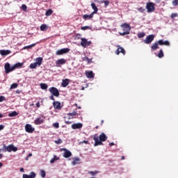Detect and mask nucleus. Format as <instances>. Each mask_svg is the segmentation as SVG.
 Here are the masks:
<instances>
[{
	"label": "nucleus",
	"instance_id": "51",
	"mask_svg": "<svg viewBox=\"0 0 178 178\" xmlns=\"http://www.w3.org/2000/svg\"><path fill=\"white\" fill-rule=\"evenodd\" d=\"M105 0H95V2H97L98 3H104V1Z\"/></svg>",
	"mask_w": 178,
	"mask_h": 178
},
{
	"label": "nucleus",
	"instance_id": "61",
	"mask_svg": "<svg viewBox=\"0 0 178 178\" xmlns=\"http://www.w3.org/2000/svg\"><path fill=\"white\" fill-rule=\"evenodd\" d=\"M1 118H3V115H2L1 113H0V119Z\"/></svg>",
	"mask_w": 178,
	"mask_h": 178
},
{
	"label": "nucleus",
	"instance_id": "44",
	"mask_svg": "<svg viewBox=\"0 0 178 178\" xmlns=\"http://www.w3.org/2000/svg\"><path fill=\"white\" fill-rule=\"evenodd\" d=\"M53 126L55 127V129H59V122L54 123Z\"/></svg>",
	"mask_w": 178,
	"mask_h": 178
},
{
	"label": "nucleus",
	"instance_id": "32",
	"mask_svg": "<svg viewBox=\"0 0 178 178\" xmlns=\"http://www.w3.org/2000/svg\"><path fill=\"white\" fill-rule=\"evenodd\" d=\"M40 88L42 90H47L48 85L47 83H40Z\"/></svg>",
	"mask_w": 178,
	"mask_h": 178
},
{
	"label": "nucleus",
	"instance_id": "45",
	"mask_svg": "<svg viewBox=\"0 0 178 178\" xmlns=\"http://www.w3.org/2000/svg\"><path fill=\"white\" fill-rule=\"evenodd\" d=\"M178 14L177 13H172L171 14V19H175V17H177Z\"/></svg>",
	"mask_w": 178,
	"mask_h": 178
},
{
	"label": "nucleus",
	"instance_id": "40",
	"mask_svg": "<svg viewBox=\"0 0 178 178\" xmlns=\"http://www.w3.org/2000/svg\"><path fill=\"white\" fill-rule=\"evenodd\" d=\"M92 27L91 26H82L81 30L86 31V30H91Z\"/></svg>",
	"mask_w": 178,
	"mask_h": 178
},
{
	"label": "nucleus",
	"instance_id": "33",
	"mask_svg": "<svg viewBox=\"0 0 178 178\" xmlns=\"http://www.w3.org/2000/svg\"><path fill=\"white\" fill-rule=\"evenodd\" d=\"M33 47H35V43H33L31 45L25 46V47H24L23 49H31V48H33Z\"/></svg>",
	"mask_w": 178,
	"mask_h": 178
},
{
	"label": "nucleus",
	"instance_id": "14",
	"mask_svg": "<svg viewBox=\"0 0 178 178\" xmlns=\"http://www.w3.org/2000/svg\"><path fill=\"white\" fill-rule=\"evenodd\" d=\"M71 127L72 129H73V130H76L77 129H81V127H83V124L80 122L75 123V124H73Z\"/></svg>",
	"mask_w": 178,
	"mask_h": 178
},
{
	"label": "nucleus",
	"instance_id": "27",
	"mask_svg": "<svg viewBox=\"0 0 178 178\" xmlns=\"http://www.w3.org/2000/svg\"><path fill=\"white\" fill-rule=\"evenodd\" d=\"M22 66H23V63H17L15 65H13V67H14L15 70V69H19L22 67Z\"/></svg>",
	"mask_w": 178,
	"mask_h": 178
},
{
	"label": "nucleus",
	"instance_id": "20",
	"mask_svg": "<svg viewBox=\"0 0 178 178\" xmlns=\"http://www.w3.org/2000/svg\"><path fill=\"white\" fill-rule=\"evenodd\" d=\"M94 17V13H90V15H83V19L85 20H90V19H92Z\"/></svg>",
	"mask_w": 178,
	"mask_h": 178
},
{
	"label": "nucleus",
	"instance_id": "28",
	"mask_svg": "<svg viewBox=\"0 0 178 178\" xmlns=\"http://www.w3.org/2000/svg\"><path fill=\"white\" fill-rule=\"evenodd\" d=\"M19 113L16 111H13L8 114L9 118H14V116H17Z\"/></svg>",
	"mask_w": 178,
	"mask_h": 178
},
{
	"label": "nucleus",
	"instance_id": "24",
	"mask_svg": "<svg viewBox=\"0 0 178 178\" xmlns=\"http://www.w3.org/2000/svg\"><path fill=\"white\" fill-rule=\"evenodd\" d=\"M62 87H67L69 86V79H63L62 83H61Z\"/></svg>",
	"mask_w": 178,
	"mask_h": 178
},
{
	"label": "nucleus",
	"instance_id": "43",
	"mask_svg": "<svg viewBox=\"0 0 178 178\" xmlns=\"http://www.w3.org/2000/svg\"><path fill=\"white\" fill-rule=\"evenodd\" d=\"M15 88H17V83H13L11 86H10V89L11 90H13Z\"/></svg>",
	"mask_w": 178,
	"mask_h": 178
},
{
	"label": "nucleus",
	"instance_id": "2",
	"mask_svg": "<svg viewBox=\"0 0 178 178\" xmlns=\"http://www.w3.org/2000/svg\"><path fill=\"white\" fill-rule=\"evenodd\" d=\"M3 150L7 152H16L17 151V147H15L13 145H9L6 146V145H3Z\"/></svg>",
	"mask_w": 178,
	"mask_h": 178
},
{
	"label": "nucleus",
	"instance_id": "29",
	"mask_svg": "<svg viewBox=\"0 0 178 178\" xmlns=\"http://www.w3.org/2000/svg\"><path fill=\"white\" fill-rule=\"evenodd\" d=\"M76 115H77V112H76V111L68 113V116H69L68 119H73V117H72V116H76Z\"/></svg>",
	"mask_w": 178,
	"mask_h": 178
},
{
	"label": "nucleus",
	"instance_id": "5",
	"mask_svg": "<svg viewBox=\"0 0 178 178\" xmlns=\"http://www.w3.org/2000/svg\"><path fill=\"white\" fill-rule=\"evenodd\" d=\"M4 69L6 74H8V73H10V72H13V70H15V67H13V65L10 67V64L7 63L5 64Z\"/></svg>",
	"mask_w": 178,
	"mask_h": 178
},
{
	"label": "nucleus",
	"instance_id": "62",
	"mask_svg": "<svg viewBox=\"0 0 178 178\" xmlns=\"http://www.w3.org/2000/svg\"><path fill=\"white\" fill-rule=\"evenodd\" d=\"M3 165V164L2 163H0V168H2Z\"/></svg>",
	"mask_w": 178,
	"mask_h": 178
},
{
	"label": "nucleus",
	"instance_id": "39",
	"mask_svg": "<svg viewBox=\"0 0 178 178\" xmlns=\"http://www.w3.org/2000/svg\"><path fill=\"white\" fill-rule=\"evenodd\" d=\"M138 38H143L145 37V33H144V32L139 33L138 34Z\"/></svg>",
	"mask_w": 178,
	"mask_h": 178
},
{
	"label": "nucleus",
	"instance_id": "22",
	"mask_svg": "<svg viewBox=\"0 0 178 178\" xmlns=\"http://www.w3.org/2000/svg\"><path fill=\"white\" fill-rule=\"evenodd\" d=\"M10 54V50H0V55L1 56H6V55H9Z\"/></svg>",
	"mask_w": 178,
	"mask_h": 178
},
{
	"label": "nucleus",
	"instance_id": "18",
	"mask_svg": "<svg viewBox=\"0 0 178 178\" xmlns=\"http://www.w3.org/2000/svg\"><path fill=\"white\" fill-rule=\"evenodd\" d=\"M53 105L55 109H58V111L61 109L62 106H60V102H54Z\"/></svg>",
	"mask_w": 178,
	"mask_h": 178
},
{
	"label": "nucleus",
	"instance_id": "12",
	"mask_svg": "<svg viewBox=\"0 0 178 178\" xmlns=\"http://www.w3.org/2000/svg\"><path fill=\"white\" fill-rule=\"evenodd\" d=\"M35 176H36L35 172H30V175L24 174V175H22V177H23V178H35Z\"/></svg>",
	"mask_w": 178,
	"mask_h": 178
},
{
	"label": "nucleus",
	"instance_id": "31",
	"mask_svg": "<svg viewBox=\"0 0 178 178\" xmlns=\"http://www.w3.org/2000/svg\"><path fill=\"white\" fill-rule=\"evenodd\" d=\"M56 161H59V157L56 156V155L54 156V158H52L50 160V163H54Z\"/></svg>",
	"mask_w": 178,
	"mask_h": 178
},
{
	"label": "nucleus",
	"instance_id": "35",
	"mask_svg": "<svg viewBox=\"0 0 178 178\" xmlns=\"http://www.w3.org/2000/svg\"><path fill=\"white\" fill-rule=\"evenodd\" d=\"M37 66H38V65L36 63H33L29 65V67H30V69H35V67H37Z\"/></svg>",
	"mask_w": 178,
	"mask_h": 178
},
{
	"label": "nucleus",
	"instance_id": "54",
	"mask_svg": "<svg viewBox=\"0 0 178 178\" xmlns=\"http://www.w3.org/2000/svg\"><path fill=\"white\" fill-rule=\"evenodd\" d=\"M5 128V126H3V125H0V131H1V130H3V129Z\"/></svg>",
	"mask_w": 178,
	"mask_h": 178
},
{
	"label": "nucleus",
	"instance_id": "4",
	"mask_svg": "<svg viewBox=\"0 0 178 178\" xmlns=\"http://www.w3.org/2000/svg\"><path fill=\"white\" fill-rule=\"evenodd\" d=\"M81 45L83 48H87V47H90V45H91V41L87 40L86 38H81Z\"/></svg>",
	"mask_w": 178,
	"mask_h": 178
},
{
	"label": "nucleus",
	"instance_id": "30",
	"mask_svg": "<svg viewBox=\"0 0 178 178\" xmlns=\"http://www.w3.org/2000/svg\"><path fill=\"white\" fill-rule=\"evenodd\" d=\"M88 175H90L91 176H95V175H98L99 173V171L98 170H95V171H89Z\"/></svg>",
	"mask_w": 178,
	"mask_h": 178
},
{
	"label": "nucleus",
	"instance_id": "10",
	"mask_svg": "<svg viewBox=\"0 0 178 178\" xmlns=\"http://www.w3.org/2000/svg\"><path fill=\"white\" fill-rule=\"evenodd\" d=\"M70 51V49L69 48H64L59 50H57L56 54V55H63V54H67Z\"/></svg>",
	"mask_w": 178,
	"mask_h": 178
},
{
	"label": "nucleus",
	"instance_id": "8",
	"mask_svg": "<svg viewBox=\"0 0 178 178\" xmlns=\"http://www.w3.org/2000/svg\"><path fill=\"white\" fill-rule=\"evenodd\" d=\"M155 36L154 35H149L145 40H144L145 44H151L154 41Z\"/></svg>",
	"mask_w": 178,
	"mask_h": 178
},
{
	"label": "nucleus",
	"instance_id": "56",
	"mask_svg": "<svg viewBox=\"0 0 178 178\" xmlns=\"http://www.w3.org/2000/svg\"><path fill=\"white\" fill-rule=\"evenodd\" d=\"M36 106H37V108H40V102H38L36 103Z\"/></svg>",
	"mask_w": 178,
	"mask_h": 178
},
{
	"label": "nucleus",
	"instance_id": "21",
	"mask_svg": "<svg viewBox=\"0 0 178 178\" xmlns=\"http://www.w3.org/2000/svg\"><path fill=\"white\" fill-rule=\"evenodd\" d=\"M56 63V66H60V65H65V63H66V60L64 58L58 59Z\"/></svg>",
	"mask_w": 178,
	"mask_h": 178
},
{
	"label": "nucleus",
	"instance_id": "60",
	"mask_svg": "<svg viewBox=\"0 0 178 178\" xmlns=\"http://www.w3.org/2000/svg\"><path fill=\"white\" fill-rule=\"evenodd\" d=\"M30 156H33V154L29 153V155H28V158H30Z\"/></svg>",
	"mask_w": 178,
	"mask_h": 178
},
{
	"label": "nucleus",
	"instance_id": "58",
	"mask_svg": "<svg viewBox=\"0 0 178 178\" xmlns=\"http://www.w3.org/2000/svg\"><path fill=\"white\" fill-rule=\"evenodd\" d=\"M66 124H71L72 122L70 121H65Z\"/></svg>",
	"mask_w": 178,
	"mask_h": 178
},
{
	"label": "nucleus",
	"instance_id": "42",
	"mask_svg": "<svg viewBox=\"0 0 178 178\" xmlns=\"http://www.w3.org/2000/svg\"><path fill=\"white\" fill-rule=\"evenodd\" d=\"M138 12H140V13H144L145 12V8L140 7L138 8Z\"/></svg>",
	"mask_w": 178,
	"mask_h": 178
},
{
	"label": "nucleus",
	"instance_id": "34",
	"mask_svg": "<svg viewBox=\"0 0 178 178\" xmlns=\"http://www.w3.org/2000/svg\"><path fill=\"white\" fill-rule=\"evenodd\" d=\"M53 13H54V11H52V10L49 9L46 11L45 15L46 16H51V15H52Z\"/></svg>",
	"mask_w": 178,
	"mask_h": 178
},
{
	"label": "nucleus",
	"instance_id": "25",
	"mask_svg": "<svg viewBox=\"0 0 178 178\" xmlns=\"http://www.w3.org/2000/svg\"><path fill=\"white\" fill-rule=\"evenodd\" d=\"M158 45H159V43H158V42L153 43L151 46L152 51H156V49H158Z\"/></svg>",
	"mask_w": 178,
	"mask_h": 178
},
{
	"label": "nucleus",
	"instance_id": "7",
	"mask_svg": "<svg viewBox=\"0 0 178 178\" xmlns=\"http://www.w3.org/2000/svg\"><path fill=\"white\" fill-rule=\"evenodd\" d=\"M49 91L54 95V97H58L59 95V90H58V88L55 87H51L49 89Z\"/></svg>",
	"mask_w": 178,
	"mask_h": 178
},
{
	"label": "nucleus",
	"instance_id": "23",
	"mask_svg": "<svg viewBox=\"0 0 178 178\" xmlns=\"http://www.w3.org/2000/svg\"><path fill=\"white\" fill-rule=\"evenodd\" d=\"M42 123H44V119L41 118H38L35 120V124L40 125L42 124Z\"/></svg>",
	"mask_w": 178,
	"mask_h": 178
},
{
	"label": "nucleus",
	"instance_id": "6",
	"mask_svg": "<svg viewBox=\"0 0 178 178\" xmlns=\"http://www.w3.org/2000/svg\"><path fill=\"white\" fill-rule=\"evenodd\" d=\"M121 27L124 31L126 33H128V34H130V31L131 30V27L128 24H123L121 25Z\"/></svg>",
	"mask_w": 178,
	"mask_h": 178
},
{
	"label": "nucleus",
	"instance_id": "53",
	"mask_svg": "<svg viewBox=\"0 0 178 178\" xmlns=\"http://www.w3.org/2000/svg\"><path fill=\"white\" fill-rule=\"evenodd\" d=\"M79 144H88V141L83 140L82 142H79Z\"/></svg>",
	"mask_w": 178,
	"mask_h": 178
},
{
	"label": "nucleus",
	"instance_id": "57",
	"mask_svg": "<svg viewBox=\"0 0 178 178\" xmlns=\"http://www.w3.org/2000/svg\"><path fill=\"white\" fill-rule=\"evenodd\" d=\"M19 172H24V168H21L20 170H19Z\"/></svg>",
	"mask_w": 178,
	"mask_h": 178
},
{
	"label": "nucleus",
	"instance_id": "47",
	"mask_svg": "<svg viewBox=\"0 0 178 178\" xmlns=\"http://www.w3.org/2000/svg\"><path fill=\"white\" fill-rule=\"evenodd\" d=\"M3 101H6V99L3 96H0V102H3Z\"/></svg>",
	"mask_w": 178,
	"mask_h": 178
},
{
	"label": "nucleus",
	"instance_id": "55",
	"mask_svg": "<svg viewBox=\"0 0 178 178\" xmlns=\"http://www.w3.org/2000/svg\"><path fill=\"white\" fill-rule=\"evenodd\" d=\"M50 99H51L52 101H55V98L54 97V95L50 96Z\"/></svg>",
	"mask_w": 178,
	"mask_h": 178
},
{
	"label": "nucleus",
	"instance_id": "64",
	"mask_svg": "<svg viewBox=\"0 0 178 178\" xmlns=\"http://www.w3.org/2000/svg\"><path fill=\"white\" fill-rule=\"evenodd\" d=\"M0 159H2V154H0Z\"/></svg>",
	"mask_w": 178,
	"mask_h": 178
},
{
	"label": "nucleus",
	"instance_id": "15",
	"mask_svg": "<svg viewBox=\"0 0 178 178\" xmlns=\"http://www.w3.org/2000/svg\"><path fill=\"white\" fill-rule=\"evenodd\" d=\"M159 45H165L166 47H169L170 45V43L168 40L163 41V40H159L158 41Z\"/></svg>",
	"mask_w": 178,
	"mask_h": 178
},
{
	"label": "nucleus",
	"instance_id": "1",
	"mask_svg": "<svg viewBox=\"0 0 178 178\" xmlns=\"http://www.w3.org/2000/svg\"><path fill=\"white\" fill-rule=\"evenodd\" d=\"M93 140L95 141L94 146L98 147V145H102V143L108 140V136L104 133H102L99 136H95L93 137Z\"/></svg>",
	"mask_w": 178,
	"mask_h": 178
},
{
	"label": "nucleus",
	"instance_id": "46",
	"mask_svg": "<svg viewBox=\"0 0 178 178\" xmlns=\"http://www.w3.org/2000/svg\"><path fill=\"white\" fill-rule=\"evenodd\" d=\"M172 5H173V6H177V5H178V0H174L172 1Z\"/></svg>",
	"mask_w": 178,
	"mask_h": 178
},
{
	"label": "nucleus",
	"instance_id": "41",
	"mask_svg": "<svg viewBox=\"0 0 178 178\" xmlns=\"http://www.w3.org/2000/svg\"><path fill=\"white\" fill-rule=\"evenodd\" d=\"M83 60H86V62H88V63H91V62H92V59L88 58V57L84 58Z\"/></svg>",
	"mask_w": 178,
	"mask_h": 178
},
{
	"label": "nucleus",
	"instance_id": "38",
	"mask_svg": "<svg viewBox=\"0 0 178 178\" xmlns=\"http://www.w3.org/2000/svg\"><path fill=\"white\" fill-rule=\"evenodd\" d=\"M40 30H41V31H45V30H47V25L46 24H42L40 26Z\"/></svg>",
	"mask_w": 178,
	"mask_h": 178
},
{
	"label": "nucleus",
	"instance_id": "11",
	"mask_svg": "<svg viewBox=\"0 0 178 178\" xmlns=\"http://www.w3.org/2000/svg\"><path fill=\"white\" fill-rule=\"evenodd\" d=\"M117 50L115 51L116 55H119L120 53L123 54V55H126V51L123 47H120V45L117 46Z\"/></svg>",
	"mask_w": 178,
	"mask_h": 178
},
{
	"label": "nucleus",
	"instance_id": "16",
	"mask_svg": "<svg viewBox=\"0 0 178 178\" xmlns=\"http://www.w3.org/2000/svg\"><path fill=\"white\" fill-rule=\"evenodd\" d=\"M90 6H91L92 9L93 10V12L92 13H93V15L98 13V7H97V5H95V3H92L90 4Z\"/></svg>",
	"mask_w": 178,
	"mask_h": 178
},
{
	"label": "nucleus",
	"instance_id": "36",
	"mask_svg": "<svg viewBox=\"0 0 178 178\" xmlns=\"http://www.w3.org/2000/svg\"><path fill=\"white\" fill-rule=\"evenodd\" d=\"M158 58H163V51L160 49L159 53L157 54Z\"/></svg>",
	"mask_w": 178,
	"mask_h": 178
},
{
	"label": "nucleus",
	"instance_id": "13",
	"mask_svg": "<svg viewBox=\"0 0 178 178\" xmlns=\"http://www.w3.org/2000/svg\"><path fill=\"white\" fill-rule=\"evenodd\" d=\"M85 74L87 79H94V76H95V74H94V72H92V71H86Z\"/></svg>",
	"mask_w": 178,
	"mask_h": 178
},
{
	"label": "nucleus",
	"instance_id": "17",
	"mask_svg": "<svg viewBox=\"0 0 178 178\" xmlns=\"http://www.w3.org/2000/svg\"><path fill=\"white\" fill-rule=\"evenodd\" d=\"M63 149L65 151L63 154L64 158H70V156H72V152L66 149Z\"/></svg>",
	"mask_w": 178,
	"mask_h": 178
},
{
	"label": "nucleus",
	"instance_id": "9",
	"mask_svg": "<svg viewBox=\"0 0 178 178\" xmlns=\"http://www.w3.org/2000/svg\"><path fill=\"white\" fill-rule=\"evenodd\" d=\"M35 130V128L31 126L30 124H26L25 125V131L26 133H33Z\"/></svg>",
	"mask_w": 178,
	"mask_h": 178
},
{
	"label": "nucleus",
	"instance_id": "19",
	"mask_svg": "<svg viewBox=\"0 0 178 178\" xmlns=\"http://www.w3.org/2000/svg\"><path fill=\"white\" fill-rule=\"evenodd\" d=\"M79 163H80V158L79 157L74 158L72 162V165L76 166V165H79Z\"/></svg>",
	"mask_w": 178,
	"mask_h": 178
},
{
	"label": "nucleus",
	"instance_id": "50",
	"mask_svg": "<svg viewBox=\"0 0 178 178\" xmlns=\"http://www.w3.org/2000/svg\"><path fill=\"white\" fill-rule=\"evenodd\" d=\"M104 3L105 6H108L109 5V1H105L103 2Z\"/></svg>",
	"mask_w": 178,
	"mask_h": 178
},
{
	"label": "nucleus",
	"instance_id": "52",
	"mask_svg": "<svg viewBox=\"0 0 178 178\" xmlns=\"http://www.w3.org/2000/svg\"><path fill=\"white\" fill-rule=\"evenodd\" d=\"M56 144H62V140L59 139L58 140L55 141Z\"/></svg>",
	"mask_w": 178,
	"mask_h": 178
},
{
	"label": "nucleus",
	"instance_id": "63",
	"mask_svg": "<svg viewBox=\"0 0 178 178\" xmlns=\"http://www.w3.org/2000/svg\"><path fill=\"white\" fill-rule=\"evenodd\" d=\"M81 90H85L84 86H83V87L81 88Z\"/></svg>",
	"mask_w": 178,
	"mask_h": 178
},
{
	"label": "nucleus",
	"instance_id": "49",
	"mask_svg": "<svg viewBox=\"0 0 178 178\" xmlns=\"http://www.w3.org/2000/svg\"><path fill=\"white\" fill-rule=\"evenodd\" d=\"M22 9H23V10H26V9H27V6H26V4H22Z\"/></svg>",
	"mask_w": 178,
	"mask_h": 178
},
{
	"label": "nucleus",
	"instance_id": "59",
	"mask_svg": "<svg viewBox=\"0 0 178 178\" xmlns=\"http://www.w3.org/2000/svg\"><path fill=\"white\" fill-rule=\"evenodd\" d=\"M113 145H115V143H114L113 142H112V143H111L109 144V146H110V147H112Z\"/></svg>",
	"mask_w": 178,
	"mask_h": 178
},
{
	"label": "nucleus",
	"instance_id": "37",
	"mask_svg": "<svg viewBox=\"0 0 178 178\" xmlns=\"http://www.w3.org/2000/svg\"><path fill=\"white\" fill-rule=\"evenodd\" d=\"M40 176L41 177H45V176H47V173L45 172V170H40Z\"/></svg>",
	"mask_w": 178,
	"mask_h": 178
},
{
	"label": "nucleus",
	"instance_id": "26",
	"mask_svg": "<svg viewBox=\"0 0 178 178\" xmlns=\"http://www.w3.org/2000/svg\"><path fill=\"white\" fill-rule=\"evenodd\" d=\"M38 66H41V63H42V58L38 57L36 58V62H35Z\"/></svg>",
	"mask_w": 178,
	"mask_h": 178
},
{
	"label": "nucleus",
	"instance_id": "3",
	"mask_svg": "<svg viewBox=\"0 0 178 178\" xmlns=\"http://www.w3.org/2000/svg\"><path fill=\"white\" fill-rule=\"evenodd\" d=\"M146 9L147 10L148 13L154 12V10H155V3L152 2L147 3Z\"/></svg>",
	"mask_w": 178,
	"mask_h": 178
},
{
	"label": "nucleus",
	"instance_id": "48",
	"mask_svg": "<svg viewBox=\"0 0 178 178\" xmlns=\"http://www.w3.org/2000/svg\"><path fill=\"white\" fill-rule=\"evenodd\" d=\"M127 34H129L128 32H126L124 31L122 33H120V35H127Z\"/></svg>",
	"mask_w": 178,
	"mask_h": 178
}]
</instances>
